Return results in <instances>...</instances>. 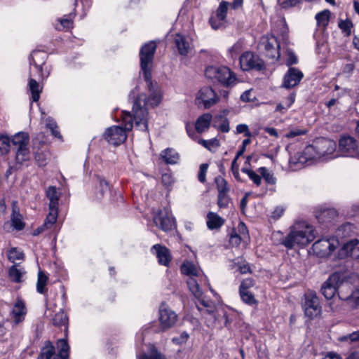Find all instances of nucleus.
Segmentation results:
<instances>
[{
	"label": "nucleus",
	"instance_id": "obj_1",
	"mask_svg": "<svg viewBox=\"0 0 359 359\" xmlns=\"http://www.w3.org/2000/svg\"><path fill=\"white\" fill-rule=\"evenodd\" d=\"M156 49V44L151 41L142 46L140 51L141 70L149 94L148 97L144 93L140 94L133 103V113L135 126L142 131H146L148 128L147 104L156 107L162 100L161 89L151 81V67Z\"/></svg>",
	"mask_w": 359,
	"mask_h": 359
},
{
	"label": "nucleus",
	"instance_id": "obj_2",
	"mask_svg": "<svg viewBox=\"0 0 359 359\" xmlns=\"http://www.w3.org/2000/svg\"><path fill=\"white\" fill-rule=\"evenodd\" d=\"M314 228L306 222H297L290 227L289 233L284 236L281 231L272 234V239L276 245H283L287 250L295 247L303 248L315 238Z\"/></svg>",
	"mask_w": 359,
	"mask_h": 359
},
{
	"label": "nucleus",
	"instance_id": "obj_3",
	"mask_svg": "<svg viewBox=\"0 0 359 359\" xmlns=\"http://www.w3.org/2000/svg\"><path fill=\"white\" fill-rule=\"evenodd\" d=\"M133 116H132L130 112L123 111L121 121L123 128L116 126L109 127L103 134L104 139L114 146L122 144L126 140V131H129L133 128Z\"/></svg>",
	"mask_w": 359,
	"mask_h": 359
},
{
	"label": "nucleus",
	"instance_id": "obj_4",
	"mask_svg": "<svg viewBox=\"0 0 359 359\" xmlns=\"http://www.w3.org/2000/svg\"><path fill=\"white\" fill-rule=\"evenodd\" d=\"M15 154V161L16 165H25L30 161L29 136L25 132H19L11 138Z\"/></svg>",
	"mask_w": 359,
	"mask_h": 359
},
{
	"label": "nucleus",
	"instance_id": "obj_5",
	"mask_svg": "<svg viewBox=\"0 0 359 359\" xmlns=\"http://www.w3.org/2000/svg\"><path fill=\"white\" fill-rule=\"evenodd\" d=\"M205 74L208 79L215 80L226 87L233 86L237 82L236 74L226 66H209Z\"/></svg>",
	"mask_w": 359,
	"mask_h": 359
},
{
	"label": "nucleus",
	"instance_id": "obj_6",
	"mask_svg": "<svg viewBox=\"0 0 359 359\" xmlns=\"http://www.w3.org/2000/svg\"><path fill=\"white\" fill-rule=\"evenodd\" d=\"M312 146L315 147L314 156H316V161H324L333 159L337 156L335 152L337 145L332 140L322 139Z\"/></svg>",
	"mask_w": 359,
	"mask_h": 359
},
{
	"label": "nucleus",
	"instance_id": "obj_7",
	"mask_svg": "<svg viewBox=\"0 0 359 359\" xmlns=\"http://www.w3.org/2000/svg\"><path fill=\"white\" fill-rule=\"evenodd\" d=\"M340 245V241L335 237H325L316 241L313 245L314 252L319 257L330 256Z\"/></svg>",
	"mask_w": 359,
	"mask_h": 359
},
{
	"label": "nucleus",
	"instance_id": "obj_8",
	"mask_svg": "<svg viewBox=\"0 0 359 359\" xmlns=\"http://www.w3.org/2000/svg\"><path fill=\"white\" fill-rule=\"evenodd\" d=\"M181 271L183 274L189 276L187 280V283L190 292L194 297H201V289L200 288L199 284L196 280L200 272L196 266L191 262L184 263L181 266Z\"/></svg>",
	"mask_w": 359,
	"mask_h": 359
},
{
	"label": "nucleus",
	"instance_id": "obj_9",
	"mask_svg": "<svg viewBox=\"0 0 359 359\" xmlns=\"http://www.w3.org/2000/svg\"><path fill=\"white\" fill-rule=\"evenodd\" d=\"M315 147L307 146L302 152H297L290 158V166L293 170L300 169L305 165H309L316 160Z\"/></svg>",
	"mask_w": 359,
	"mask_h": 359
},
{
	"label": "nucleus",
	"instance_id": "obj_10",
	"mask_svg": "<svg viewBox=\"0 0 359 359\" xmlns=\"http://www.w3.org/2000/svg\"><path fill=\"white\" fill-rule=\"evenodd\" d=\"M302 306L305 316L311 319L318 316L321 313L322 308L320 300L314 291H308L304 294V302Z\"/></svg>",
	"mask_w": 359,
	"mask_h": 359
},
{
	"label": "nucleus",
	"instance_id": "obj_11",
	"mask_svg": "<svg viewBox=\"0 0 359 359\" xmlns=\"http://www.w3.org/2000/svg\"><path fill=\"white\" fill-rule=\"evenodd\" d=\"M259 48L265 51L266 56L278 60L280 57V45L273 35L263 36L259 43Z\"/></svg>",
	"mask_w": 359,
	"mask_h": 359
},
{
	"label": "nucleus",
	"instance_id": "obj_12",
	"mask_svg": "<svg viewBox=\"0 0 359 359\" xmlns=\"http://www.w3.org/2000/svg\"><path fill=\"white\" fill-rule=\"evenodd\" d=\"M47 58V53L43 50H34L29 56L30 65L34 66L39 76L42 79L47 78L50 74V69L46 67H43Z\"/></svg>",
	"mask_w": 359,
	"mask_h": 359
},
{
	"label": "nucleus",
	"instance_id": "obj_13",
	"mask_svg": "<svg viewBox=\"0 0 359 359\" xmlns=\"http://www.w3.org/2000/svg\"><path fill=\"white\" fill-rule=\"evenodd\" d=\"M177 320V315L165 304H162L159 309L160 331L164 332L172 327Z\"/></svg>",
	"mask_w": 359,
	"mask_h": 359
},
{
	"label": "nucleus",
	"instance_id": "obj_14",
	"mask_svg": "<svg viewBox=\"0 0 359 359\" xmlns=\"http://www.w3.org/2000/svg\"><path fill=\"white\" fill-rule=\"evenodd\" d=\"M339 148L344 156L359 158V146L356 140L351 136H342L339 141Z\"/></svg>",
	"mask_w": 359,
	"mask_h": 359
},
{
	"label": "nucleus",
	"instance_id": "obj_15",
	"mask_svg": "<svg viewBox=\"0 0 359 359\" xmlns=\"http://www.w3.org/2000/svg\"><path fill=\"white\" fill-rule=\"evenodd\" d=\"M240 65L243 71L261 70L264 67V62L257 55L247 51L240 57Z\"/></svg>",
	"mask_w": 359,
	"mask_h": 359
},
{
	"label": "nucleus",
	"instance_id": "obj_16",
	"mask_svg": "<svg viewBox=\"0 0 359 359\" xmlns=\"http://www.w3.org/2000/svg\"><path fill=\"white\" fill-rule=\"evenodd\" d=\"M154 222L164 231H170L175 226V219L167 208L159 210L154 217Z\"/></svg>",
	"mask_w": 359,
	"mask_h": 359
},
{
	"label": "nucleus",
	"instance_id": "obj_17",
	"mask_svg": "<svg viewBox=\"0 0 359 359\" xmlns=\"http://www.w3.org/2000/svg\"><path fill=\"white\" fill-rule=\"evenodd\" d=\"M340 280L341 273H334L323 283L320 292L326 299H331L335 295Z\"/></svg>",
	"mask_w": 359,
	"mask_h": 359
},
{
	"label": "nucleus",
	"instance_id": "obj_18",
	"mask_svg": "<svg viewBox=\"0 0 359 359\" xmlns=\"http://www.w3.org/2000/svg\"><path fill=\"white\" fill-rule=\"evenodd\" d=\"M196 100L202 103L204 108L209 109L218 102L219 96L211 87L204 86L198 90Z\"/></svg>",
	"mask_w": 359,
	"mask_h": 359
},
{
	"label": "nucleus",
	"instance_id": "obj_19",
	"mask_svg": "<svg viewBox=\"0 0 359 359\" xmlns=\"http://www.w3.org/2000/svg\"><path fill=\"white\" fill-rule=\"evenodd\" d=\"M304 77V74L297 68L290 67L283 77L282 86L286 89L297 86Z\"/></svg>",
	"mask_w": 359,
	"mask_h": 359
},
{
	"label": "nucleus",
	"instance_id": "obj_20",
	"mask_svg": "<svg viewBox=\"0 0 359 359\" xmlns=\"http://www.w3.org/2000/svg\"><path fill=\"white\" fill-rule=\"evenodd\" d=\"M353 289L354 286L351 284L347 277L341 273V280L337 286L339 298L348 303Z\"/></svg>",
	"mask_w": 359,
	"mask_h": 359
},
{
	"label": "nucleus",
	"instance_id": "obj_21",
	"mask_svg": "<svg viewBox=\"0 0 359 359\" xmlns=\"http://www.w3.org/2000/svg\"><path fill=\"white\" fill-rule=\"evenodd\" d=\"M27 310L24 302L22 299H18L15 303L11 316L15 324L22 322L25 319Z\"/></svg>",
	"mask_w": 359,
	"mask_h": 359
},
{
	"label": "nucleus",
	"instance_id": "obj_22",
	"mask_svg": "<svg viewBox=\"0 0 359 359\" xmlns=\"http://www.w3.org/2000/svg\"><path fill=\"white\" fill-rule=\"evenodd\" d=\"M359 241L358 239H351L342 245V250L347 256H351L354 259L359 261Z\"/></svg>",
	"mask_w": 359,
	"mask_h": 359
},
{
	"label": "nucleus",
	"instance_id": "obj_23",
	"mask_svg": "<svg viewBox=\"0 0 359 359\" xmlns=\"http://www.w3.org/2000/svg\"><path fill=\"white\" fill-rule=\"evenodd\" d=\"M11 220L14 229L17 230H22L25 227V223L22 221V216L20 213V210L16 201H13L12 203V215Z\"/></svg>",
	"mask_w": 359,
	"mask_h": 359
},
{
	"label": "nucleus",
	"instance_id": "obj_24",
	"mask_svg": "<svg viewBox=\"0 0 359 359\" xmlns=\"http://www.w3.org/2000/svg\"><path fill=\"white\" fill-rule=\"evenodd\" d=\"M356 233L355 226L351 223H345L341 225L336 231V235L334 236L339 241V239L351 237Z\"/></svg>",
	"mask_w": 359,
	"mask_h": 359
},
{
	"label": "nucleus",
	"instance_id": "obj_25",
	"mask_svg": "<svg viewBox=\"0 0 359 359\" xmlns=\"http://www.w3.org/2000/svg\"><path fill=\"white\" fill-rule=\"evenodd\" d=\"M160 156L166 164L170 165L177 164L180 158L178 152L172 148H167L163 150L160 154Z\"/></svg>",
	"mask_w": 359,
	"mask_h": 359
},
{
	"label": "nucleus",
	"instance_id": "obj_26",
	"mask_svg": "<svg viewBox=\"0 0 359 359\" xmlns=\"http://www.w3.org/2000/svg\"><path fill=\"white\" fill-rule=\"evenodd\" d=\"M152 249L156 251L158 262L162 265L168 266L171 259L168 249L159 244L154 245Z\"/></svg>",
	"mask_w": 359,
	"mask_h": 359
},
{
	"label": "nucleus",
	"instance_id": "obj_27",
	"mask_svg": "<svg viewBox=\"0 0 359 359\" xmlns=\"http://www.w3.org/2000/svg\"><path fill=\"white\" fill-rule=\"evenodd\" d=\"M212 118V115L209 113H205L200 116L197 118L195 124L196 131L198 133H202L208 130L210 128Z\"/></svg>",
	"mask_w": 359,
	"mask_h": 359
},
{
	"label": "nucleus",
	"instance_id": "obj_28",
	"mask_svg": "<svg viewBox=\"0 0 359 359\" xmlns=\"http://www.w3.org/2000/svg\"><path fill=\"white\" fill-rule=\"evenodd\" d=\"M175 43L178 53L183 56L188 55L190 50V44L186 38L180 34H177L175 38Z\"/></svg>",
	"mask_w": 359,
	"mask_h": 359
},
{
	"label": "nucleus",
	"instance_id": "obj_29",
	"mask_svg": "<svg viewBox=\"0 0 359 359\" xmlns=\"http://www.w3.org/2000/svg\"><path fill=\"white\" fill-rule=\"evenodd\" d=\"M224 223V219L217 213L210 212L207 215V226L208 229H217L220 228Z\"/></svg>",
	"mask_w": 359,
	"mask_h": 359
},
{
	"label": "nucleus",
	"instance_id": "obj_30",
	"mask_svg": "<svg viewBox=\"0 0 359 359\" xmlns=\"http://www.w3.org/2000/svg\"><path fill=\"white\" fill-rule=\"evenodd\" d=\"M149 353H140L137 355V359H166L165 356L159 352L152 344L149 346Z\"/></svg>",
	"mask_w": 359,
	"mask_h": 359
},
{
	"label": "nucleus",
	"instance_id": "obj_31",
	"mask_svg": "<svg viewBox=\"0 0 359 359\" xmlns=\"http://www.w3.org/2000/svg\"><path fill=\"white\" fill-rule=\"evenodd\" d=\"M29 76L30 78L29 80L28 86L32 93V102H38L40 97L41 88H40L39 83L35 79L32 78V72L29 73Z\"/></svg>",
	"mask_w": 359,
	"mask_h": 359
},
{
	"label": "nucleus",
	"instance_id": "obj_32",
	"mask_svg": "<svg viewBox=\"0 0 359 359\" xmlns=\"http://www.w3.org/2000/svg\"><path fill=\"white\" fill-rule=\"evenodd\" d=\"M18 264H14L8 270V276L10 279L15 283L22 282V276L25 271L22 269H18Z\"/></svg>",
	"mask_w": 359,
	"mask_h": 359
},
{
	"label": "nucleus",
	"instance_id": "obj_33",
	"mask_svg": "<svg viewBox=\"0 0 359 359\" xmlns=\"http://www.w3.org/2000/svg\"><path fill=\"white\" fill-rule=\"evenodd\" d=\"M48 280V276L42 271L38 273L36 283V290L39 293L44 294L47 292L46 283Z\"/></svg>",
	"mask_w": 359,
	"mask_h": 359
},
{
	"label": "nucleus",
	"instance_id": "obj_34",
	"mask_svg": "<svg viewBox=\"0 0 359 359\" xmlns=\"http://www.w3.org/2000/svg\"><path fill=\"white\" fill-rule=\"evenodd\" d=\"M46 196L50 201L49 207H56L58 205L60 194L55 187H49L46 191Z\"/></svg>",
	"mask_w": 359,
	"mask_h": 359
},
{
	"label": "nucleus",
	"instance_id": "obj_35",
	"mask_svg": "<svg viewBox=\"0 0 359 359\" xmlns=\"http://www.w3.org/2000/svg\"><path fill=\"white\" fill-rule=\"evenodd\" d=\"M258 172L261 175L265 182L268 184L273 185L276 182V178L274 177L273 173L266 167H260L257 170Z\"/></svg>",
	"mask_w": 359,
	"mask_h": 359
},
{
	"label": "nucleus",
	"instance_id": "obj_36",
	"mask_svg": "<svg viewBox=\"0 0 359 359\" xmlns=\"http://www.w3.org/2000/svg\"><path fill=\"white\" fill-rule=\"evenodd\" d=\"M330 14L331 13L329 10H324L321 12L318 13L316 15L317 25L319 27H325L329 23Z\"/></svg>",
	"mask_w": 359,
	"mask_h": 359
},
{
	"label": "nucleus",
	"instance_id": "obj_37",
	"mask_svg": "<svg viewBox=\"0 0 359 359\" xmlns=\"http://www.w3.org/2000/svg\"><path fill=\"white\" fill-rule=\"evenodd\" d=\"M53 323L57 327H66L68 323V317L62 309L56 313L53 318Z\"/></svg>",
	"mask_w": 359,
	"mask_h": 359
},
{
	"label": "nucleus",
	"instance_id": "obj_38",
	"mask_svg": "<svg viewBox=\"0 0 359 359\" xmlns=\"http://www.w3.org/2000/svg\"><path fill=\"white\" fill-rule=\"evenodd\" d=\"M337 216V212L334 209L328 208L322 211L317 218L320 222H328Z\"/></svg>",
	"mask_w": 359,
	"mask_h": 359
},
{
	"label": "nucleus",
	"instance_id": "obj_39",
	"mask_svg": "<svg viewBox=\"0 0 359 359\" xmlns=\"http://www.w3.org/2000/svg\"><path fill=\"white\" fill-rule=\"evenodd\" d=\"M57 346L59 349V356L61 359H68L69 346L65 339H59L57 342Z\"/></svg>",
	"mask_w": 359,
	"mask_h": 359
},
{
	"label": "nucleus",
	"instance_id": "obj_40",
	"mask_svg": "<svg viewBox=\"0 0 359 359\" xmlns=\"http://www.w3.org/2000/svg\"><path fill=\"white\" fill-rule=\"evenodd\" d=\"M199 302V304L202 305L205 309V312L210 314L214 312L215 310V303L209 299H206L205 297L203 296V292L201 291V297H195Z\"/></svg>",
	"mask_w": 359,
	"mask_h": 359
},
{
	"label": "nucleus",
	"instance_id": "obj_41",
	"mask_svg": "<svg viewBox=\"0 0 359 359\" xmlns=\"http://www.w3.org/2000/svg\"><path fill=\"white\" fill-rule=\"evenodd\" d=\"M49 214L46 218L44 226L49 229L53 224H54L57 217V208L49 207Z\"/></svg>",
	"mask_w": 359,
	"mask_h": 359
},
{
	"label": "nucleus",
	"instance_id": "obj_42",
	"mask_svg": "<svg viewBox=\"0 0 359 359\" xmlns=\"http://www.w3.org/2000/svg\"><path fill=\"white\" fill-rule=\"evenodd\" d=\"M11 140L7 135H0V154H7L11 149Z\"/></svg>",
	"mask_w": 359,
	"mask_h": 359
},
{
	"label": "nucleus",
	"instance_id": "obj_43",
	"mask_svg": "<svg viewBox=\"0 0 359 359\" xmlns=\"http://www.w3.org/2000/svg\"><path fill=\"white\" fill-rule=\"evenodd\" d=\"M229 3L222 1L216 11L215 16L219 21H224L226 18L228 11Z\"/></svg>",
	"mask_w": 359,
	"mask_h": 359
},
{
	"label": "nucleus",
	"instance_id": "obj_44",
	"mask_svg": "<svg viewBox=\"0 0 359 359\" xmlns=\"http://www.w3.org/2000/svg\"><path fill=\"white\" fill-rule=\"evenodd\" d=\"M46 126L51 131V133L54 137L59 139L62 138V136L57 129V125L53 119L50 117L47 118L46 119Z\"/></svg>",
	"mask_w": 359,
	"mask_h": 359
},
{
	"label": "nucleus",
	"instance_id": "obj_45",
	"mask_svg": "<svg viewBox=\"0 0 359 359\" xmlns=\"http://www.w3.org/2000/svg\"><path fill=\"white\" fill-rule=\"evenodd\" d=\"M7 257L10 262L15 263L16 260H22L24 254L16 248H12L8 251Z\"/></svg>",
	"mask_w": 359,
	"mask_h": 359
},
{
	"label": "nucleus",
	"instance_id": "obj_46",
	"mask_svg": "<svg viewBox=\"0 0 359 359\" xmlns=\"http://www.w3.org/2000/svg\"><path fill=\"white\" fill-rule=\"evenodd\" d=\"M242 172L246 173L249 178L254 182L257 186H259L262 183V177L255 171L248 169L247 168H243Z\"/></svg>",
	"mask_w": 359,
	"mask_h": 359
},
{
	"label": "nucleus",
	"instance_id": "obj_47",
	"mask_svg": "<svg viewBox=\"0 0 359 359\" xmlns=\"http://www.w3.org/2000/svg\"><path fill=\"white\" fill-rule=\"evenodd\" d=\"M48 153L46 151H37L34 152V158L39 166H43L47 163Z\"/></svg>",
	"mask_w": 359,
	"mask_h": 359
},
{
	"label": "nucleus",
	"instance_id": "obj_48",
	"mask_svg": "<svg viewBox=\"0 0 359 359\" xmlns=\"http://www.w3.org/2000/svg\"><path fill=\"white\" fill-rule=\"evenodd\" d=\"M347 304L352 308H357L359 306V287H354Z\"/></svg>",
	"mask_w": 359,
	"mask_h": 359
},
{
	"label": "nucleus",
	"instance_id": "obj_49",
	"mask_svg": "<svg viewBox=\"0 0 359 359\" xmlns=\"http://www.w3.org/2000/svg\"><path fill=\"white\" fill-rule=\"evenodd\" d=\"M74 15L69 14L68 16H64L62 18L59 20L60 25L57 26V29H60L61 28L69 29L72 27V20Z\"/></svg>",
	"mask_w": 359,
	"mask_h": 359
},
{
	"label": "nucleus",
	"instance_id": "obj_50",
	"mask_svg": "<svg viewBox=\"0 0 359 359\" xmlns=\"http://www.w3.org/2000/svg\"><path fill=\"white\" fill-rule=\"evenodd\" d=\"M241 298L242 299L243 302L249 304V305H253L257 303V301L255 299L254 295L250 292L248 290L247 291H239Z\"/></svg>",
	"mask_w": 359,
	"mask_h": 359
},
{
	"label": "nucleus",
	"instance_id": "obj_51",
	"mask_svg": "<svg viewBox=\"0 0 359 359\" xmlns=\"http://www.w3.org/2000/svg\"><path fill=\"white\" fill-rule=\"evenodd\" d=\"M55 354V348L50 342L43 348L41 357L46 359H51Z\"/></svg>",
	"mask_w": 359,
	"mask_h": 359
},
{
	"label": "nucleus",
	"instance_id": "obj_52",
	"mask_svg": "<svg viewBox=\"0 0 359 359\" xmlns=\"http://www.w3.org/2000/svg\"><path fill=\"white\" fill-rule=\"evenodd\" d=\"M300 0H278V5L283 9H289L297 6Z\"/></svg>",
	"mask_w": 359,
	"mask_h": 359
},
{
	"label": "nucleus",
	"instance_id": "obj_53",
	"mask_svg": "<svg viewBox=\"0 0 359 359\" xmlns=\"http://www.w3.org/2000/svg\"><path fill=\"white\" fill-rule=\"evenodd\" d=\"M198 143L202 144L208 150H211L212 148H217L219 146V141L215 138L209 140L201 139L198 140Z\"/></svg>",
	"mask_w": 359,
	"mask_h": 359
},
{
	"label": "nucleus",
	"instance_id": "obj_54",
	"mask_svg": "<svg viewBox=\"0 0 359 359\" xmlns=\"http://www.w3.org/2000/svg\"><path fill=\"white\" fill-rule=\"evenodd\" d=\"M230 199L226 193H219L217 204L220 208L228 207Z\"/></svg>",
	"mask_w": 359,
	"mask_h": 359
},
{
	"label": "nucleus",
	"instance_id": "obj_55",
	"mask_svg": "<svg viewBox=\"0 0 359 359\" xmlns=\"http://www.w3.org/2000/svg\"><path fill=\"white\" fill-rule=\"evenodd\" d=\"M215 182L219 193H227L228 188L226 186V180L222 177H217L215 178Z\"/></svg>",
	"mask_w": 359,
	"mask_h": 359
},
{
	"label": "nucleus",
	"instance_id": "obj_56",
	"mask_svg": "<svg viewBox=\"0 0 359 359\" xmlns=\"http://www.w3.org/2000/svg\"><path fill=\"white\" fill-rule=\"evenodd\" d=\"M241 240H242L241 236L238 234L235 230H233L229 236L230 244L233 247H236V246L239 245Z\"/></svg>",
	"mask_w": 359,
	"mask_h": 359
},
{
	"label": "nucleus",
	"instance_id": "obj_57",
	"mask_svg": "<svg viewBox=\"0 0 359 359\" xmlns=\"http://www.w3.org/2000/svg\"><path fill=\"white\" fill-rule=\"evenodd\" d=\"M189 338V334L187 332H182L179 336L173 337L172 341L173 343L180 345L186 343Z\"/></svg>",
	"mask_w": 359,
	"mask_h": 359
},
{
	"label": "nucleus",
	"instance_id": "obj_58",
	"mask_svg": "<svg viewBox=\"0 0 359 359\" xmlns=\"http://www.w3.org/2000/svg\"><path fill=\"white\" fill-rule=\"evenodd\" d=\"M339 27L341 30L350 34L353 24L349 20H340L339 22Z\"/></svg>",
	"mask_w": 359,
	"mask_h": 359
},
{
	"label": "nucleus",
	"instance_id": "obj_59",
	"mask_svg": "<svg viewBox=\"0 0 359 359\" xmlns=\"http://www.w3.org/2000/svg\"><path fill=\"white\" fill-rule=\"evenodd\" d=\"M208 164L203 163L200 165L198 179L201 183H204L206 180L205 175L208 171Z\"/></svg>",
	"mask_w": 359,
	"mask_h": 359
},
{
	"label": "nucleus",
	"instance_id": "obj_60",
	"mask_svg": "<svg viewBox=\"0 0 359 359\" xmlns=\"http://www.w3.org/2000/svg\"><path fill=\"white\" fill-rule=\"evenodd\" d=\"M100 187L101 190L100 196H97L98 199H101L104 196V194L107 193L109 190V184L104 179L100 180Z\"/></svg>",
	"mask_w": 359,
	"mask_h": 359
},
{
	"label": "nucleus",
	"instance_id": "obj_61",
	"mask_svg": "<svg viewBox=\"0 0 359 359\" xmlns=\"http://www.w3.org/2000/svg\"><path fill=\"white\" fill-rule=\"evenodd\" d=\"M236 133H244L245 136L247 137L252 136L251 132L249 130V128L246 124H238L236 126Z\"/></svg>",
	"mask_w": 359,
	"mask_h": 359
},
{
	"label": "nucleus",
	"instance_id": "obj_62",
	"mask_svg": "<svg viewBox=\"0 0 359 359\" xmlns=\"http://www.w3.org/2000/svg\"><path fill=\"white\" fill-rule=\"evenodd\" d=\"M161 180L163 184L166 187L171 186L174 182L172 174L168 172L162 175Z\"/></svg>",
	"mask_w": 359,
	"mask_h": 359
},
{
	"label": "nucleus",
	"instance_id": "obj_63",
	"mask_svg": "<svg viewBox=\"0 0 359 359\" xmlns=\"http://www.w3.org/2000/svg\"><path fill=\"white\" fill-rule=\"evenodd\" d=\"M341 341L349 340L351 342L359 341V330L353 332L341 338Z\"/></svg>",
	"mask_w": 359,
	"mask_h": 359
},
{
	"label": "nucleus",
	"instance_id": "obj_64",
	"mask_svg": "<svg viewBox=\"0 0 359 359\" xmlns=\"http://www.w3.org/2000/svg\"><path fill=\"white\" fill-rule=\"evenodd\" d=\"M242 49L241 43L237 42L229 48L228 51L231 57L237 55Z\"/></svg>",
	"mask_w": 359,
	"mask_h": 359
}]
</instances>
